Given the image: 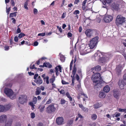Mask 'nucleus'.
Segmentation results:
<instances>
[{
  "mask_svg": "<svg viewBox=\"0 0 126 126\" xmlns=\"http://www.w3.org/2000/svg\"><path fill=\"white\" fill-rule=\"evenodd\" d=\"M92 79L94 85L97 88L101 87L102 86L101 84L104 82L101 78L100 74L97 72L92 75Z\"/></svg>",
  "mask_w": 126,
  "mask_h": 126,
  "instance_id": "1",
  "label": "nucleus"
},
{
  "mask_svg": "<svg viewBox=\"0 0 126 126\" xmlns=\"http://www.w3.org/2000/svg\"><path fill=\"white\" fill-rule=\"evenodd\" d=\"M85 46L84 47L82 46L80 49V54L81 55H84L92 51L89 45Z\"/></svg>",
  "mask_w": 126,
  "mask_h": 126,
  "instance_id": "2",
  "label": "nucleus"
},
{
  "mask_svg": "<svg viewBox=\"0 0 126 126\" xmlns=\"http://www.w3.org/2000/svg\"><path fill=\"white\" fill-rule=\"evenodd\" d=\"M4 92L7 96L11 99H14L16 98V94L14 93L13 91L10 89L6 88L4 90Z\"/></svg>",
  "mask_w": 126,
  "mask_h": 126,
  "instance_id": "3",
  "label": "nucleus"
},
{
  "mask_svg": "<svg viewBox=\"0 0 126 126\" xmlns=\"http://www.w3.org/2000/svg\"><path fill=\"white\" fill-rule=\"evenodd\" d=\"M126 18L120 15H118L117 17L116 20V24L118 26L122 25L126 21Z\"/></svg>",
  "mask_w": 126,
  "mask_h": 126,
  "instance_id": "4",
  "label": "nucleus"
},
{
  "mask_svg": "<svg viewBox=\"0 0 126 126\" xmlns=\"http://www.w3.org/2000/svg\"><path fill=\"white\" fill-rule=\"evenodd\" d=\"M19 102L21 104H23L27 103V96L25 95H20L18 98Z\"/></svg>",
  "mask_w": 126,
  "mask_h": 126,
  "instance_id": "5",
  "label": "nucleus"
},
{
  "mask_svg": "<svg viewBox=\"0 0 126 126\" xmlns=\"http://www.w3.org/2000/svg\"><path fill=\"white\" fill-rule=\"evenodd\" d=\"M104 56L101 57L99 60L100 63H104L108 61L109 59V55L108 54H104Z\"/></svg>",
  "mask_w": 126,
  "mask_h": 126,
  "instance_id": "6",
  "label": "nucleus"
},
{
  "mask_svg": "<svg viewBox=\"0 0 126 126\" xmlns=\"http://www.w3.org/2000/svg\"><path fill=\"white\" fill-rule=\"evenodd\" d=\"M125 65V63H123V64L121 63L117 65L115 69V71L118 75H119L121 74V70Z\"/></svg>",
  "mask_w": 126,
  "mask_h": 126,
  "instance_id": "7",
  "label": "nucleus"
},
{
  "mask_svg": "<svg viewBox=\"0 0 126 126\" xmlns=\"http://www.w3.org/2000/svg\"><path fill=\"white\" fill-rule=\"evenodd\" d=\"M94 33V31L90 29H87L85 32V33L86 37L88 38H90L93 36Z\"/></svg>",
  "mask_w": 126,
  "mask_h": 126,
  "instance_id": "8",
  "label": "nucleus"
},
{
  "mask_svg": "<svg viewBox=\"0 0 126 126\" xmlns=\"http://www.w3.org/2000/svg\"><path fill=\"white\" fill-rule=\"evenodd\" d=\"M56 110L54 105H50L46 109V111L48 113H51L52 112Z\"/></svg>",
  "mask_w": 126,
  "mask_h": 126,
  "instance_id": "9",
  "label": "nucleus"
},
{
  "mask_svg": "<svg viewBox=\"0 0 126 126\" xmlns=\"http://www.w3.org/2000/svg\"><path fill=\"white\" fill-rule=\"evenodd\" d=\"M113 19V17L111 16L106 15L104 16L103 20L105 22L109 23Z\"/></svg>",
  "mask_w": 126,
  "mask_h": 126,
  "instance_id": "10",
  "label": "nucleus"
},
{
  "mask_svg": "<svg viewBox=\"0 0 126 126\" xmlns=\"http://www.w3.org/2000/svg\"><path fill=\"white\" fill-rule=\"evenodd\" d=\"M104 54V53L103 52H101L99 51H98L94 54V57L96 60H99L101 57L103 56Z\"/></svg>",
  "mask_w": 126,
  "mask_h": 126,
  "instance_id": "11",
  "label": "nucleus"
},
{
  "mask_svg": "<svg viewBox=\"0 0 126 126\" xmlns=\"http://www.w3.org/2000/svg\"><path fill=\"white\" fill-rule=\"evenodd\" d=\"M77 71V68L75 67H74L72 71V74L71 77L72 78V82L71 84L72 85H74V80L75 78V75Z\"/></svg>",
  "mask_w": 126,
  "mask_h": 126,
  "instance_id": "12",
  "label": "nucleus"
},
{
  "mask_svg": "<svg viewBox=\"0 0 126 126\" xmlns=\"http://www.w3.org/2000/svg\"><path fill=\"white\" fill-rule=\"evenodd\" d=\"M64 121V119L62 117H59L57 118L56 120L57 124L58 125L63 124Z\"/></svg>",
  "mask_w": 126,
  "mask_h": 126,
  "instance_id": "13",
  "label": "nucleus"
},
{
  "mask_svg": "<svg viewBox=\"0 0 126 126\" xmlns=\"http://www.w3.org/2000/svg\"><path fill=\"white\" fill-rule=\"evenodd\" d=\"M7 117L5 115H2L0 116V123H4L7 120Z\"/></svg>",
  "mask_w": 126,
  "mask_h": 126,
  "instance_id": "14",
  "label": "nucleus"
},
{
  "mask_svg": "<svg viewBox=\"0 0 126 126\" xmlns=\"http://www.w3.org/2000/svg\"><path fill=\"white\" fill-rule=\"evenodd\" d=\"M126 85L124 81L123 80H120L118 82V85L121 89L124 88V87Z\"/></svg>",
  "mask_w": 126,
  "mask_h": 126,
  "instance_id": "15",
  "label": "nucleus"
},
{
  "mask_svg": "<svg viewBox=\"0 0 126 126\" xmlns=\"http://www.w3.org/2000/svg\"><path fill=\"white\" fill-rule=\"evenodd\" d=\"M113 96L115 98L118 99L120 95V93L118 91L114 90L113 91Z\"/></svg>",
  "mask_w": 126,
  "mask_h": 126,
  "instance_id": "16",
  "label": "nucleus"
},
{
  "mask_svg": "<svg viewBox=\"0 0 126 126\" xmlns=\"http://www.w3.org/2000/svg\"><path fill=\"white\" fill-rule=\"evenodd\" d=\"M111 7L113 9L118 11L119 10L120 7L118 4H116L115 3H113L111 6Z\"/></svg>",
  "mask_w": 126,
  "mask_h": 126,
  "instance_id": "17",
  "label": "nucleus"
},
{
  "mask_svg": "<svg viewBox=\"0 0 126 126\" xmlns=\"http://www.w3.org/2000/svg\"><path fill=\"white\" fill-rule=\"evenodd\" d=\"M34 82L39 84H40L43 83V80L40 76H39L37 79L34 80Z\"/></svg>",
  "mask_w": 126,
  "mask_h": 126,
  "instance_id": "18",
  "label": "nucleus"
},
{
  "mask_svg": "<svg viewBox=\"0 0 126 126\" xmlns=\"http://www.w3.org/2000/svg\"><path fill=\"white\" fill-rule=\"evenodd\" d=\"M66 95L67 97L69 99L70 103L72 104V105L73 106H74L75 105L73 101L72 98V97L70 96L69 93L68 92H67L66 94Z\"/></svg>",
  "mask_w": 126,
  "mask_h": 126,
  "instance_id": "19",
  "label": "nucleus"
},
{
  "mask_svg": "<svg viewBox=\"0 0 126 126\" xmlns=\"http://www.w3.org/2000/svg\"><path fill=\"white\" fill-rule=\"evenodd\" d=\"M99 38L98 37L96 36L92 38L90 40L92 41H93V43H95V44L97 45L98 42Z\"/></svg>",
  "mask_w": 126,
  "mask_h": 126,
  "instance_id": "20",
  "label": "nucleus"
},
{
  "mask_svg": "<svg viewBox=\"0 0 126 126\" xmlns=\"http://www.w3.org/2000/svg\"><path fill=\"white\" fill-rule=\"evenodd\" d=\"M4 110L5 111L9 110L12 107V105L10 104H8L4 105Z\"/></svg>",
  "mask_w": 126,
  "mask_h": 126,
  "instance_id": "21",
  "label": "nucleus"
},
{
  "mask_svg": "<svg viewBox=\"0 0 126 126\" xmlns=\"http://www.w3.org/2000/svg\"><path fill=\"white\" fill-rule=\"evenodd\" d=\"M106 96V94L105 93L103 92H100L99 95V97L101 98H104Z\"/></svg>",
  "mask_w": 126,
  "mask_h": 126,
  "instance_id": "22",
  "label": "nucleus"
},
{
  "mask_svg": "<svg viewBox=\"0 0 126 126\" xmlns=\"http://www.w3.org/2000/svg\"><path fill=\"white\" fill-rule=\"evenodd\" d=\"M110 89V88L109 86L108 85H107L104 87L103 89V90L105 92L108 93L109 92Z\"/></svg>",
  "mask_w": 126,
  "mask_h": 126,
  "instance_id": "23",
  "label": "nucleus"
},
{
  "mask_svg": "<svg viewBox=\"0 0 126 126\" xmlns=\"http://www.w3.org/2000/svg\"><path fill=\"white\" fill-rule=\"evenodd\" d=\"M101 69V67L99 65L95 67H94L92 69V71L95 70L97 71H99Z\"/></svg>",
  "mask_w": 126,
  "mask_h": 126,
  "instance_id": "24",
  "label": "nucleus"
},
{
  "mask_svg": "<svg viewBox=\"0 0 126 126\" xmlns=\"http://www.w3.org/2000/svg\"><path fill=\"white\" fill-rule=\"evenodd\" d=\"M45 74H44L42 75V77L43 78L44 80H45V79H46V82L47 84H48L49 83V77L48 76H47L46 78H45Z\"/></svg>",
  "mask_w": 126,
  "mask_h": 126,
  "instance_id": "25",
  "label": "nucleus"
},
{
  "mask_svg": "<svg viewBox=\"0 0 126 126\" xmlns=\"http://www.w3.org/2000/svg\"><path fill=\"white\" fill-rule=\"evenodd\" d=\"M89 45L90 47L91 48L93 49L96 46V45L93 43V41L90 40V43L89 44Z\"/></svg>",
  "mask_w": 126,
  "mask_h": 126,
  "instance_id": "26",
  "label": "nucleus"
},
{
  "mask_svg": "<svg viewBox=\"0 0 126 126\" xmlns=\"http://www.w3.org/2000/svg\"><path fill=\"white\" fill-rule=\"evenodd\" d=\"M79 106L84 111L86 112H87L88 111V110L87 108L85 107L82 104H79Z\"/></svg>",
  "mask_w": 126,
  "mask_h": 126,
  "instance_id": "27",
  "label": "nucleus"
},
{
  "mask_svg": "<svg viewBox=\"0 0 126 126\" xmlns=\"http://www.w3.org/2000/svg\"><path fill=\"white\" fill-rule=\"evenodd\" d=\"M60 56V60L61 62H62L64 61L65 60V57L63 55L59 54Z\"/></svg>",
  "mask_w": 126,
  "mask_h": 126,
  "instance_id": "28",
  "label": "nucleus"
},
{
  "mask_svg": "<svg viewBox=\"0 0 126 126\" xmlns=\"http://www.w3.org/2000/svg\"><path fill=\"white\" fill-rule=\"evenodd\" d=\"M103 3L104 5L109 4L110 3L111 0H103Z\"/></svg>",
  "mask_w": 126,
  "mask_h": 126,
  "instance_id": "29",
  "label": "nucleus"
},
{
  "mask_svg": "<svg viewBox=\"0 0 126 126\" xmlns=\"http://www.w3.org/2000/svg\"><path fill=\"white\" fill-rule=\"evenodd\" d=\"M44 63H45V67H48L49 68H50L51 67V65L49 63L45 62Z\"/></svg>",
  "mask_w": 126,
  "mask_h": 126,
  "instance_id": "30",
  "label": "nucleus"
},
{
  "mask_svg": "<svg viewBox=\"0 0 126 126\" xmlns=\"http://www.w3.org/2000/svg\"><path fill=\"white\" fill-rule=\"evenodd\" d=\"M41 92L40 88L37 87L36 89V91L35 92V94L36 95H39Z\"/></svg>",
  "mask_w": 126,
  "mask_h": 126,
  "instance_id": "31",
  "label": "nucleus"
},
{
  "mask_svg": "<svg viewBox=\"0 0 126 126\" xmlns=\"http://www.w3.org/2000/svg\"><path fill=\"white\" fill-rule=\"evenodd\" d=\"M55 79V77L54 74L52 77V78L50 79V82L51 83H53L54 82Z\"/></svg>",
  "mask_w": 126,
  "mask_h": 126,
  "instance_id": "32",
  "label": "nucleus"
},
{
  "mask_svg": "<svg viewBox=\"0 0 126 126\" xmlns=\"http://www.w3.org/2000/svg\"><path fill=\"white\" fill-rule=\"evenodd\" d=\"M94 106V108L95 109H97L101 107L102 106V105L101 104L97 103L95 104Z\"/></svg>",
  "mask_w": 126,
  "mask_h": 126,
  "instance_id": "33",
  "label": "nucleus"
},
{
  "mask_svg": "<svg viewBox=\"0 0 126 126\" xmlns=\"http://www.w3.org/2000/svg\"><path fill=\"white\" fill-rule=\"evenodd\" d=\"M17 12H15L13 13H11L10 15L9 16L10 17H12L16 16Z\"/></svg>",
  "mask_w": 126,
  "mask_h": 126,
  "instance_id": "34",
  "label": "nucleus"
},
{
  "mask_svg": "<svg viewBox=\"0 0 126 126\" xmlns=\"http://www.w3.org/2000/svg\"><path fill=\"white\" fill-rule=\"evenodd\" d=\"M91 117L92 119L95 120L97 118V116L96 114H94L92 115Z\"/></svg>",
  "mask_w": 126,
  "mask_h": 126,
  "instance_id": "35",
  "label": "nucleus"
},
{
  "mask_svg": "<svg viewBox=\"0 0 126 126\" xmlns=\"http://www.w3.org/2000/svg\"><path fill=\"white\" fill-rule=\"evenodd\" d=\"M52 101V98L51 97H50L46 102V104H49L51 103Z\"/></svg>",
  "mask_w": 126,
  "mask_h": 126,
  "instance_id": "36",
  "label": "nucleus"
},
{
  "mask_svg": "<svg viewBox=\"0 0 126 126\" xmlns=\"http://www.w3.org/2000/svg\"><path fill=\"white\" fill-rule=\"evenodd\" d=\"M4 107L2 105H0V112L4 111Z\"/></svg>",
  "mask_w": 126,
  "mask_h": 126,
  "instance_id": "37",
  "label": "nucleus"
},
{
  "mask_svg": "<svg viewBox=\"0 0 126 126\" xmlns=\"http://www.w3.org/2000/svg\"><path fill=\"white\" fill-rule=\"evenodd\" d=\"M118 111L119 112H124L125 113H126V109H119L118 110Z\"/></svg>",
  "mask_w": 126,
  "mask_h": 126,
  "instance_id": "38",
  "label": "nucleus"
},
{
  "mask_svg": "<svg viewBox=\"0 0 126 126\" xmlns=\"http://www.w3.org/2000/svg\"><path fill=\"white\" fill-rule=\"evenodd\" d=\"M37 100V98L36 97H34L32 99V102L34 104H36V103Z\"/></svg>",
  "mask_w": 126,
  "mask_h": 126,
  "instance_id": "39",
  "label": "nucleus"
},
{
  "mask_svg": "<svg viewBox=\"0 0 126 126\" xmlns=\"http://www.w3.org/2000/svg\"><path fill=\"white\" fill-rule=\"evenodd\" d=\"M76 89L77 90L80 91H81V88L80 86L79 85H78L76 87Z\"/></svg>",
  "mask_w": 126,
  "mask_h": 126,
  "instance_id": "40",
  "label": "nucleus"
},
{
  "mask_svg": "<svg viewBox=\"0 0 126 126\" xmlns=\"http://www.w3.org/2000/svg\"><path fill=\"white\" fill-rule=\"evenodd\" d=\"M45 59V58L42 57L41 59H39L38 61H37L36 62V63L37 64L39 65L40 64V62L42 60Z\"/></svg>",
  "mask_w": 126,
  "mask_h": 126,
  "instance_id": "41",
  "label": "nucleus"
},
{
  "mask_svg": "<svg viewBox=\"0 0 126 126\" xmlns=\"http://www.w3.org/2000/svg\"><path fill=\"white\" fill-rule=\"evenodd\" d=\"M12 122L11 121H8L5 124V126H11V125Z\"/></svg>",
  "mask_w": 126,
  "mask_h": 126,
  "instance_id": "42",
  "label": "nucleus"
},
{
  "mask_svg": "<svg viewBox=\"0 0 126 126\" xmlns=\"http://www.w3.org/2000/svg\"><path fill=\"white\" fill-rule=\"evenodd\" d=\"M25 35L23 33H21L19 34L18 37L19 38H21L22 37L24 36Z\"/></svg>",
  "mask_w": 126,
  "mask_h": 126,
  "instance_id": "43",
  "label": "nucleus"
},
{
  "mask_svg": "<svg viewBox=\"0 0 126 126\" xmlns=\"http://www.w3.org/2000/svg\"><path fill=\"white\" fill-rule=\"evenodd\" d=\"M28 4V2H26L24 4V8L27 9V10H28V7H27V6Z\"/></svg>",
  "mask_w": 126,
  "mask_h": 126,
  "instance_id": "44",
  "label": "nucleus"
},
{
  "mask_svg": "<svg viewBox=\"0 0 126 126\" xmlns=\"http://www.w3.org/2000/svg\"><path fill=\"white\" fill-rule=\"evenodd\" d=\"M79 11L78 10H75L73 14L74 15H77V14H79Z\"/></svg>",
  "mask_w": 126,
  "mask_h": 126,
  "instance_id": "45",
  "label": "nucleus"
},
{
  "mask_svg": "<svg viewBox=\"0 0 126 126\" xmlns=\"http://www.w3.org/2000/svg\"><path fill=\"white\" fill-rule=\"evenodd\" d=\"M11 10V7H10L9 8L7 9V7H6V12L7 13L8 15L9 12Z\"/></svg>",
  "mask_w": 126,
  "mask_h": 126,
  "instance_id": "46",
  "label": "nucleus"
},
{
  "mask_svg": "<svg viewBox=\"0 0 126 126\" xmlns=\"http://www.w3.org/2000/svg\"><path fill=\"white\" fill-rule=\"evenodd\" d=\"M55 70L56 74V76H58L59 75V73L57 67H55Z\"/></svg>",
  "mask_w": 126,
  "mask_h": 126,
  "instance_id": "47",
  "label": "nucleus"
},
{
  "mask_svg": "<svg viewBox=\"0 0 126 126\" xmlns=\"http://www.w3.org/2000/svg\"><path fill=\"white\" fill-rule=\"evenodd\" d=\"M60 102H61V103L62 104H64V103H65L66 102V101L64 99H62L61 100Z\"/></svg>",
  "mask_w": 126,
  "mask_h": 126,
  "instance_id": "48",
  "label": "nucleus"
},
{
  "mask_svg": "<svg viewBox=\"0 0 126 126\" xmlns=\"http://www.w3.org/2000/svg\"><path fill=\"white\" fill-rule=\"evenodd\" d=\"M38 10L36 8H34L33 10V12L34 15H36L38 13Z\"/></svg>",
  "mask_w": 126,
  "mask_h": 126,
  "instance_id": "49",
  "label": "nucleus"
},
{
  "mask_svg": "<svg viewBox=\"0 0 126 126\" xmlns=\"http://www.w3.org/2000/svg\"><path fill=\"white\" fill-rule=\"evenodd\" d=\"M56 67H57L58 70L59 69V71L60 72H62V67L60 65L57 66Z\"/></svg>",
  "mask_w": 126,
  "mask_h": 126,
  "instance_id": "50",
  "label": "nucleus"
},
{
  "mask_svg": "<svg viewBox=\"0 0 126 126\" xmlns=\"http://www.w3.org/2000/svg\"><path fill=\"white\" fill-rule=\"evenodd\" d=\"M38 36H44L45 35V33H40L38 34Z\"/></svg>",
  "mask_w": 126,
  "mask_h": 126,
  "instance_id": "51",
  "label": "nucleus"
},
{
  "mask_svg": "<svg viewBox=\"0 0 126 126\" xmlns=\"http://www.w3.org/2000/svg\"><path fill=\"white\" fill-rule=\"evenodd\" d=\"M29 105H30L33 108H34V107L35 106L34 104L32 102H31L29 103Z\"/></svg>",
  "mask_w": 126,
  "mask_h": 126,
  "instance_id": "52",
  "label": "nucleus"
},
{
  "mask_svg": "<svg viewBox=\"0 0 126 126\" xmlns=\"http://www.w3.org/2000/svg\"><path fill=\"white\" fill-rule=\"evenodd\" d=\"M9 46H6L4 47V50L6 51H7L9 50Z\"/></svg>",
  "mask_w": 126,
  "mask_h": 126,
  "instance_id": "53",
  "label": "nucleus"
},
{
  "mask_svg": "<svg viewBox=\"0 0 126 126\" xmlns=\"http://www.w3.org/2000/svg\"><path fill=\"white\" fill-rule=\"evenodd\" d=\"M14 40L15 42H17L18 41V38L17 36H15L14 39Z\"/></svg>",
  "mask_w": 126,
  "mask_h": 126,
  "instance_id": "54",
  "label": "nucleus"
},
{
  "mask_svg": "<svg viewBox=\"0 0 126 126\" xmlns=\"http://www.w3.org/2000/svg\"><path fill=\"white\" fill-rule=\"evenodd\" d=\"M10 45H12L14 43L13 41V38L12 37L10 39Z\"/></svg>",
  "mask_w": 126,
  "mask_h": 126,
  "instance_id": "55",
  "label": "nucleus"
},
{
  "mask_svg": "<svg viewBox=\"0 0 126 126\" xmlns=\"http://www.w3.org/2000/svg\"><path fill=\"white\" fill-rule=\"evenodd\" d=\"M66 13H63L61 16V17L62 18H64L66 16Z\"/></svg>",
  "mask_w": 126,
  "mask_h": 126,
  "instance_id": "56",
  "label": "nucleus"
},
{
  "mask_svg": "<svg viewBox=\"0 0 126 126\" xmlns=\"http://www.w3.org/2000/svg\"><path fill=\"white\" fill-rule=\"evenodd\" d=\"M62 83L63 84H66L69 83H68L65 81L62 80Z\"/></svg>",
  "mask_w": 126,
  "mask_h": 126,
  "instance_id": "57",
  "label": "nucleus"
},
{
  "mask_svg": "<svg viewBox=\"0 0 126 126\" xmlns=\"http://www.w3.org/2000/svg\"><path fill=\"white\" fill-rule=\"evenodd\" d=\"M60 93L61 94H65L64 91V90H62L59 91Z\"/></svg>",
  "mask_w": 126,
  "mask_h": 126,
  "instance_id": "58",
  "label": "nucleus"
},
{
  "mask_svg": "<svg viewBox=\"0 0 126 126\" xmlns=\"http://www.w3.org/2000/svg\"><path fill=\"white\" fill-rule=\"evenodd\" d=\"M45 107V106H43L41 108L40 110V112H43L44 110Z\"/></svg>",
  "mask_w": 126,
  "mask_h": 126,
  "instance_id": "59",
  "label": "nucleus"
},
{
  "mask_svg": "<svg viewBox=\"0 0 126 126\" xmlns=\"http://www.w3.org/2000/svg\"><path fill=\"white\" fill-rule=\"evenodd\" d=\"M31 117L32 118H33L35 117V114L33 112H32L31 113Z\"/></svg>",
  "mask_w": 126,
  "mask_h": 126,
  "instance_id": "60",
  "label": "nucleus"
},
{
  "mask_svg": "<svg viewBox=\"0 0 126 126\" xmlns=\"http://www.w3.org/2000/svg\"><path fill=\"white\" fill-rule=\"evenodd\" d=\"M87 2V0H84L83 2L82 3V5L84 6H85V4Z\"/></svg>",
  "mask_w": 126,
  "mask_h": 126,
  "instance_id": "61",
  "label": "nucleus"
},
{
  "mask_svg": "<svg viewBox=\"0 0 126 126\" xmlns=\"http://www.w3.org/2000/svg\"><path fill=\"white\" fill-rule=\"evenodd\" d=\"M125 73L124 76V79L126 80V70L125 71Z\"/></svg>",
  "mask_w": 126,
  "mask_h": 126,
  "instance_id": "62",
  "label": "nucleus"
},
{
  "mask_svg": "<svg viewBox=\"0 0 126 126\" xmlns=\"http://www.w3.org/2000/svg\"><path fill=\"white\" fill-rule=\"evenodd\" d=\"M38 76V74H35L34 77V79L35 80H36V79H37V78Z\"/></svg>",
  "mask_w": 126,
  "mask_h": 126,
  "instance_id": "63",
  "label": "nucleus"
},
{
  "mask_svg": "<svg viewBox=\"0 0 126 126\" xmlns=\"http://www.w3.org/2000/svg\"><path fill=\"white\" fill-rule=\"evenodd\" d=\"M90 126H95L96 124L94 122L90 124Z\"/></svg>",
  "mask_w": 126,
  "mask_h": 126,
  "instance_id": "64",
  "label": "nucleus"
}]
</instances>
